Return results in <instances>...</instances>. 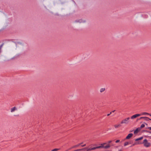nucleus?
<instances>
[{"label":"nucleus","mask_w":151,"mask_h":151,"mask_svg":"<svg viewBox=\"0 0 151 151\" xmlns=\"http://www.w3.org/2000/svg\"><path fill=\"white\" fill-rule=\"evenodd\" d=\"M23 48V45L19 42H14L11 45L10 50L13 51H19L22 50Z\"/></svg>","instance_id":"1"},{"label":"nucleus","mask_w":151,"mask_h":151,"mask_svg":"<svg viewBox=\"0 0 151 151\" xmlns=\"http://www.w3.org/2000/svg\"><path fill=\"white\" fill-rule=\"evenodd\" d=\"M143 144L144 146L146 147H148L150 146L151 144L149 142L147 139H145L143 140Z\"/></svg>","instance_id":"2"},{"label":"nucleus","mask_w":151,"mask_h":151,"mask_svg":"<svg viewBox=\"0 0 151 151\" xmlns=\"http://www.w3.org/2000/svg\"><path fill=\"white\" fill-rule=\"evenodd\" d=\"M75 22L76 23H84L86 22V20L83 19H78L76 20Z\"/></svg>","instance_id":"3"},{"label":"nucleus","mask_w":151,"mask_h":151,"mask_svg":"<svg viewBox=\"0 0 151 151\" xmlns=\"http://www.w3.org/2000/svg\"><path fill=\"white\" fill-rule=\"evenodd\" d=\"M130 118L129 117L127 118L124 119L121 122V123L122 124H127L129 122V120Z\"/></svg>","instance_id":"4"},{"label":"nucleus","mask_w":151,"mask_h":151,"mask_svg":"<svg viewBox=\"0 0 151 151\" xmlns=\"http://www.w3.org/2000/svg\"><path fill=\"white\" fill-rule=\"evenodd\" d=\"M141 116V114H136L132 116L131 117V118L132 119H134L136 118V117Z\"/></svg>","instance_id":"5"},{"label":"nucleus","mask_w":151,"mask_h":151,"mask_svg":"<svg viewBox=\"0 0 151 151\" xmlns=\"http://www.w3.org/2000/svg\"><path fill=\"white\" fill-rule=\"evenodd\" d=\"M142 119H143L144 120H145L146 121H148L149 118L147 117H140L139 119V120H141Z\"/></svg>","instance_id":"6"},{"label":"nucleus","mask_w":151,"mask_h":151,"mask_svg":"<svg viewBox=\"0 0 151 151\" xmlns=\"http://www.w3.org/2000/svg\"><path fill=\"white\" fill-rule=\"evenodd\" d=\"M133 134L132 133L129 134L126 138V139H129L132 137Z\"/></svg>","instance_id":"7"},{"label":"nucleus","mask_w":151,"mask_h":151,"mask_svg":"<svg viewBox=\"0 0 151 151\" xmlns=\"http://www.w3.org/2000/svg\"><path fill=\"white\" fill-rule=\"evenodd\" d=\"M140 130L141 128H138L134 131V133L135 134H137Z\"/></svg>","instance_id":"8"},{"label":"nucleus","mask_w":151,"mask_h":151,"mask_svg":"<svg viewBox=\"0 0 151 151\" xmlns=\"http://www.w3.org/2000/svg\"><path fill=\"white\" fill-rule=\"evenodd\" d=\"M17 110V108L15 107H14L11 109V112L12 113L14 112L15 111Z\"/></svg>","instance_id":"9"},{"label":"nucleus","mask_w":151,"mask_h":151,"mask_svg":"<svg viewBox=\"0 0 151 151\" xmlns=\"http://www.w3.org/2000/svg\"><path fill=\"white\" fill-rule=\"evenodd\" d=\"M120 126L121 125L120 124H115L114 125V127L116 129L118 128L119 127H120Z\"/></svg>","instance_id":"10"},{"label":"nucleus","mask_w":151,"mask_h":151,"mask_svg":"<svg viewBox=\"0 0 151 151\" xmlns=\"http://www.w3.org/2000/svg\"><path fill=\"white\" fill-rule=\"evenodd\" d=\"M110 147V145L109 144H108L107 145L104 146V148L105 149H107L109 148Z\"/></svg>","instance_id":"11"},{"label":"nucleus","mask_w":151,"mask_h":151,"mask_svg":"<svg viewBox=\"0 0 151 151\" xmlns=\"http://www.w3.org/2000/svg\"><path fill=\"white\" fill-rule=\"evenodd\" d=\"M98 148H99V147H98H98H94L93 148H91V150H94L96 149H98Z\"/></svg>","instance_id":"12"},{"label":"nucleus","mask_w":151,"mask_h":151,"mask_svg":"<svg viewBox=\"0 0 151 151\" xmlns=\"http://www.w3.org/2000/svg\"><path fill=\"white\" fill-rule=\"evenodd\" d=\"M105 88H101L100 89V92L101 93H102L105 90Z\"/></svg>","instance_id":"13"},{"label":"nucleus","mask_w":151,"mask_h":151,"mask_svg":"<svg viewBox=\"0 0 151 151\" xmlns=\"http://www.w3.org/2000/svg\"><path fill=\"white\" fill-rule=\"evenodd\" d=\"M81 145V144H78V145H76L73 146L72 147V148H76V147H78V146H79Z\"/></svg>","instance_id":"14"},{"label":"nucleus","mask_w":151,"mask_h":151,"mask_svg":"<svg viewBox=\"0 0 151 151\" xmlns=\"http://www.w3.org/2000/svg\"><path fill=\"white\" fill-rule=\"evenodd\" d=\"M142 138H143V137H141L140 138H139L136 139L135 140V141H138V140H141L142 139Z\"/></svg>","instance_id":"15"},{"label":"nucleus","mask_w":151,"mask_h":151,"mask_svg":"<svg viewBox=\"0 0 151 151\" xmlns=\"http://www.w3.org/2000/svg\"><path fill=\"white\" fill-rule=\"evenodd\" d=\"M139 114H141V116L142 115H146V114H147V115H150V114H149V113H146V112H144L142 113Z\"/></svg>","instance_id":"16"},{"label":"nucleus","mask_w":151,"mask_h":151,"mask_svg":"<svg viewBox=\"0 0 151 151\" xmlns=\"http://www.w3.org/2000/svg\"><path fill=\"white\" fill-rule=\"evenodd\" d=\"M101 146H98V147H99V148H104V144L102 143L101 144Z\"/></svg>","instance_id":"17"},{"label":"nucleus","mask_w":151,"mask_h":151,"mask_svg":"<svg viewBox=\"0 0 151 151\" xmlns=\"http://www.w3.org/2000/svg\"><path fill=\"white\" fill-rule=\"evenodd\" d=\"M60 150V149L55 148L51 150V151H58Z\"/></svg>","instance_id":"18"},{"label":"nucleus","mask_w":151,"mask_h":151,"mask_svg":"<svg viewBox=\"0 0 151 151\" xmlns=\"http://www.w3.org/2000/svg\"><path fill=\"white\" fill-rule=\"evenodd\" d=\"M145 124H142L141 125L140 127L139 128H141H141L144 127H145Z\"/></svg>","instance_id":"19"},{"label":"nucleus","mask_w":151,"mask_h":151,"mask_svg":"<svg viewBox=\"0 0 151 151\" xmlns=\"http://www.w3.org/2000/svg\"><path fill=\"white\" fill-rule=\"evenodd\" d=\"M129 144V143L128 142H125L124 144V146H127Z\"/></svg>","instance_id":"20"},{"label":"nucleus","mask_w":151,"mask_h":151,"mask_svg":"<svg viewBox=\"0 0 151 151\" xmlns=\"http://www.w3.org/2000/svg\"><path fill=\"white\" fill-rule=\"evenodd\" d=\"M119 141H120V140H119L118 139V140H116L115 141V142H116V143H118V142H119Z\"/></svg>","instance_id":"21"},{"label":"nucleus","mask_w":151,"mask_h":151,"mask_svg":"<svg viewBox=\"0 0 151 151\" xmlns=\"http://www.w3.org/2000/svg\"><path fill=\"white\" fill-rule=\"evenodd\" d=\"M4 43H2L1 45V47L3 46V45H4Z\"/></svg>","instance_id":"22"},{"label":"nucleus","mask_w":151,"mask_h":151,"mask_svg":"<svg viewBox=\"0 0 151 151\" xmlns=\"http://www.w3.org/2000/svg\"><path fill=\"white\" fill-rule=\"evenodd\" d=\"M112 113L111 112L109 114H107V116H109Z\"/></svg>","instance_id":"23"},{"label":"nucleus","mask_w":151,"mask_h":151,"mask_svg":"<svg viewBox=\"0 0 151 151\" xmlns=\"http://www.w3.org/2000/svg\"><path fill=\"white\" fill-rule=\"evenodd\" d=\"M112 142V141H108V144H109L111 142Z\"/></svg>","instance_id":"24"},{"label":"nucleus","mask_w":151,"mask_h":151,"mask_svg":"<svg viewBox=\"0 0 151 151\" xmlns=\"http://www.w3.org/2000/svg\"><path fill=\"white\" fill-rule=\"evenodd\" d=\"M86 146V144H84L83 145H81V146L82 147H84L85 146Z\"/></svg>","instance_id":"25"},{"label":"nucleus","mask_w":151,"mask_h":151,"mask_svg":"<svg viewBox=\"0 0 151 151\" xmlns=\"http://www.w3.org/2000/svg\"><path fill=\"white\" fill-rule=\"evenodd\" d=\"M148 129L150 130H151V127H148Z\"/></svg>","instance_id":"26"},{"label":"nucleus","mask_w":151,"mask_h":151,"mask_svg":"<svg viewBox=\"0 0 151 151\" xmlns=\"http://www.w3.org/2000/svg\"><path fill=\"white\" fill-rule=\"evenodd\" d=\"M115 110H113L111 111L112 112H114L115 111Z\"/></svg>","instance_id":"27"},{"label":"nucleus","mask_w":151,"mask_h":151,"mask_svg":"<svg viewBox=\"0 0 151 151\" xmlns=\"http://www.w3.org/2000/svg\"><path fill=\"white\" fill-rule=\"evenodd\" d=\"M103 144H104V145L106 144V143H103Z\"/></svg>","instance_id":"28"},{"label":"nucleus","mask_w":151,"mask_h":151,"mask_svg":"<svg viewBox=\"0 0 151 151\" xmlns=\"http://www.w3.org/2000/svg\"><path fill=\"white\" fill-rule=\"evenodd\" d=\"M119 151H122V150H120Z\"/></svg>","instance_id":"29"},{"label":"nucleus","mask_w":151,"mask_h":151,"mask_svg":"<svg viewBox=\"0 0 151 151\" xmlns=\"http://www.w3.org/2000/svg\"><path fill=\"white\" fill-rule=\"evenodd\" d=\"M149 132L150 133H151V132Z\"/></svg>","instance_id":"30"},{"label":"nucleus","mask_w":151,"mask_h":151,"mask_svg":"<svg viewBox=\"0 0 151 151\" xmlns=\"http://www.w3.org/2000/svg\"><path fill=\"white\" fill-rule=\"evenodd\" d=\"M149 120H151V119H149Z\"/></svg>","instance_id":"31"},{"label":"nucleus","mask_w":151,"mask_h":151,"mask_svg":"<svg viewBox=\"0 0 151 151\" xmlns=\"http://www.w3.org/2000/svg\"><path fill=\"white\" fill-rule=\"evenodd\" d=\"M141 143H138V144H141Z\"/></svg>","instance_id":"32"},{"label":"nucleus","mask_w":151,"mask_h":151,"mask_svg":"<svg viewBox=\"0 0 151 151\" xmlns=\"http://www.w3.org/2000/svg\"><path fill=\"white\" fill-rule=\"evenodd\" d=\"M150 115V116H151V114H150V115Z\"/></svg>","instance_id":"33"},{"label":"nucleus","mask_w":151,"mask_h":151,"mask_svg":"<svg viewBox=\"0 0 151 151\" xmlns=\"http://www.w3.org/2000/svg\"><path fill=\"white\" fill-rule=\"evenodd\" d=\"M150 138L151 139V136L150 137Z\"/></svg>","instance_id":"34"},{"label":"nucleus","mask_w":151,"mask_h":151,"mask_svg":"<svg viewBox=\"0 0 151 151\" xmlns=\"http://www.w3.org/2000/svg\"><path fill=\"white\" fill-rule=\"evenodd\" d=\"M83 143H81V144H82Z\"/></svg>","instance_id":"35"}]
</instances>
